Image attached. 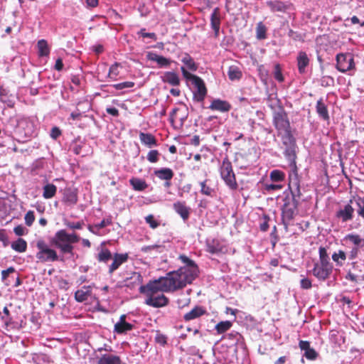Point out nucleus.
I'll list each match as a JSON object with an SVG mask.
<instances>
[{"mask_svg":"<svg viewBox=\"0 0 364 364\" xmlns=\"http://www.w3.org/2000/svg\"><path fill=\"white\" fill-rule=\"evenodd\" d=\"M139 139L141 144L149 148L157 146V140L152 134L140 132Z\"/></svg>","mask_w":364,"mask_h":364,"instance_id":"nucleus-26","label":"nucleus"},{"mask_svg":"<svg viewBox=\"0 0 364 364\" xmlns=\"http://www.w3.org/2000/svg\"><path fill=\"white\" fill-rule=\"evenodd\" d=\"M209 108L212 110H217L222 112H229L232 106L231 105L225 100H222L220 99L213 100L211 104L209 106Z\"/></svg>","mask_w":364,"mask_h":364,"instance_id":"nucleus-20","label":"nucleus"},{"mask_svg":"<svg viewBox=\"0 0 364 364\" xmlns=\"http://www.w3.org/2000/svg\"><path fill=\"white\" fill-rule=\"evenodd\" d=\"M25 223L28 226H31L35 220V215L33 210H28L24 217Z\"/></svg>","mask_w":364,"mask_h":364,"instance_id":"nucleus-52","label":"nucleus"},{"mask_svg":"<svg viewBox=\"0 0 364 364\" xmlns=\"http://www.w3.org/2000/svg\"><path fill=\"white\" fill-rule=\"evenodd\" d=\"M141 250L149 256L155 257L154 255L162 253L166 250V248L165 246L162 245H152L144 246L141 247Z\"/></svg>","mask_w":364,"mask_h":364,"instance_id":"nucleus-27","label":"nucleus"},{"mask_svg":"<svg viewBox=\"0 0 364 364\" xmlns=\"http://www.w3.org/2000/svg\"><path fill=\"white\" fill-rule=\"evenodd\" d=\"M154 173L158 178L162 181H171L174 176L173 170L169 168L156 169Z\"/></svg>","mask_w":364,"mask_h":364,"instance_id":"nucleus-28","label":"nucleus"},{"mask_svg":"<svg viewBox=\"0 0 364 364\" xmlns=\"http://www.w3.org/2000/svg\"><path fill=\"white\" fill-rule=\"evenodd\" d=\"M36 247L38 252H36V257L38 261L46 263L55 262L59 259L57 252L50 248L45 240L42 239L37 240Z\"/></svg>","mask_w":364,"mask_h":364,"instance_id":"nucleus-9","label":"nucleus"},{"mask_svg":"<svg viewBox=\"0 0 364 364\" xmlns=\"http://www.w3.org/2000/svg\"><path fill=\"white\" fill-rule=\"evenodd\" d=\"M206 251L210 254H226L228 247L218 240H208L206 242Z\"/></svg>","mask_w":364,"mask_h":364,"instance_id":"nucleus-13","label":"nucleus"},{"mask_svg":"<svg viewBox=\"0 0 364 364\" xmlns=\"http://www.w3.org/2000/svg\"><path fill=\"white\" fill-rule=\"evenodd\" d=\"M267 28L262 22H259L256 27V36L257 39L263 40L267 38Z\"/></svg>","mask_w":364,"mask_h":364,"instance_id":"nucleus-42","label":"nucleus"},{"mask_svg":"<svg viewBox=\"0 0 364 364\" xmlns=\"http://www.w3.org/2000/svg\"><path fill=\"white\" fill-rule=\"evenodd\" d=\"M232 326L230 321H220L216 324L215 329L218 334H222L228 331Z\"/></svg>","mask_w":364,"mask_h":364,"instance_id":"nucleus-39","label":"nucleus"},{"mask_svg":"<svg viewBox=\"0 0 364 364\" xmlns=\"http://www.w3.org/2000/svg\"><path fill=\"white\" fill-rule=\"evenodd\" d=\"M313 275L320 281H325L329 278L332 272L328 270L326 268L320 266L318 263L314 264L312 269Z\"/></svg>","mask_w":364,"mask_h":364,"instance_id":"nucleus-17","label":"nucleus"},{"mask_svg":"<svg viewBox=\"0 0 364 364\" xmlns=\"http://www.w3.org/2000/svg\"><path fill=\"white\" fill-rule=\"evenodd\" d=\"M11 248L18 252H24L27 249V242L23 238H18L11 243Z\"/></svg>","mask_w":364,"mask_h":364,"instance_id":"nucleus-37","label":"nucleus"},{"mask_svg":"<svg viewBox=\"0 0 364 364\" xmlns=\"http://www.w3.org/2000/svg\"><path fill=\"white\" fill-rule=\"evenodd\" d=\"M333 261L336 263V266L342 267L344 264V262L347 259L346 252L339 250L338 252H334L331 256Z\"/></svg>","mask_w":364,"mask_h":364,"instance_id":"nucleus-34","label":"nucleus"},{"mask_svg":"<svg viewBox=\"0 0 364 364\" xmlns=\"http://www.w3.org/2000/svg\"><path fill=\"white\" fill-rule=\"evenodd\" d=\"M14 232L18 236H21L25 234V228L22 225H17L14 228Z\"/></svg>","mask_w":364,"mask_h":364,"instance_id":"nucleus-64","label":"nucleus"},{"mask_svg":"<svg viewBox=\"0 0 364 364\" xmlns=\"http://www.w3.org/2000/svg\"><path fill=\"white\" fill-rule=\"evenodd\" d=\"M134 328V325L126 321V315L122 314L119 317V321L114 324V331L117 334H123L130 331Z\"/></svg>","mask_w":364,"mask_h":364,"instance_id":"nucleus-14","label":"nucleus"},{"mask_svg":"<svg viewBox=\"0 0 364 364\" xmlns=\"http://www.w3.org/2000/svg\"><path fill=\"white\" fill-rule=\"evenodd\" d=\"M0 100L4 103L7 104V105L9 107L13 106L14 105L11 95H9V91L4 88L2 86H0Z\"/></svg>","mask_w":364,"mask_h":364,"instance_id":"nucleus-38","label":"nucleus"},{"mask_svg":"<svg viewBox=\"0 0 364 364\" xmlns=\"http://www.w3.org/2000/svg\"><path fill=\"white\" fill-rule=\"evenodd\" d=\"M273 124L282 139L289 143L292 134L287 113L283 107H279L273 113Z\"/></svg>","mask_w":364,"mask_h":364,"instance_id":"nucleus-4","label":"nucleus"},{"mask_svg":"<svg viewBox=\"0 0 364 364\" xmlns=\"http://www.w3.org/2000/svg\"><path fill=\"white\" fill-rule=\"evenodd\" d=\"M292 193V198H286L282 208V221L286 231L290 223L294 219L295 215L298 213L299 201L296 199V194Z\"/></svg>","mask_w":364,"mask_h":364,"instance_id":"nucleus-7","label":"nucleus"},{"mask_svg":"<svg viewBox=\"0 0 364 364\" xmlns=\"http://www.w3.org/2000/svg\"><path fill=\"white\" fill-rule=\"evenodd\" d=\"M346 239L350 241L355 245L358 246L362 242L360 235L355 234H348L346 236Z\"/></svg>","mask_w":364,"mask_h":364,"instance_id":"nucleus-49","label":"nucleus"},{"mask_svg":"<svg viewBox=\"0 0 364 364\" xmlns=\"http://www.w3.org/2000/svg\"><path fill=\"white\" fill-rule=\"evenodd\" d=\"M282 140L283 144L286 146V149L284 151L285 157L287 159V161L289 162L290 166H291L293 168V173L289 175V186H290L291 183H293L296 186V192H297L296 196H298L299 198L301 193H300V190H299V182H298V179H297V173H296V150H295V148H296L295 139L292 135L291 140L289 139V141H290L289 143L286 142L284 139H282Z\"/></svg>","mask_w":364,"mask_h":364,"instance_id":"nucleus-5","label":"nucleus"},{"mask_svg":"<svg viewBox=\"0 0 364 364\" xmlns=\"http://www.w3.org/2000/svg\"><path fill=\"white\" fill-rule=\"evenodd\" d=\"M37 47L39 56H48V55L50 54V48L46 40L41 39L38 41L37 43Z\"/></svg>","mask_w":364,"mask_h":364,"instance_id":"nucleus-36","label":"nucleus"},{"mask_svg":"<svg viewBox=\"0 0 364 364\" xmlns=\"http://www.w3.org/2000/svg\"><path fill=\"white\" fill-rule=\"evenodd\" d=\"M62 201L68 206H74L78 201V191L77 188L68 187L63 192Z\"/></svg>","mask_w":364,"mask_h":364,"instance_id":"nucleus-12","label":"nucleus"},{"mask_svg":"<svg viewBox=\"0 0 364 364\" xmlns=\"http://www.w3.org/2000/svg\"><path fill=\"white\" fill-rule=\"evenodd\" d=\"M316 110L318 116L324 121H328L330 119L327 105L322 98H320L316 105Z\"/></svg>","mask_w":364,"mask_h":364,"instance_id":"nucleus-22","label":"nucleus"},{"mask_svg":"<svg viewBox=\"0 0 364 364\" xmlns=\"http://www.w3.org/2000/svg\"><path fill=\"white\" fill-rule=\"evenodd\" d=\"M64 225L70 230H81L84 225V222L80 220L74 223L69 220H65Z\"/></svg>","mask_w":364,"mask_h":364,"instance_id":"nucleus-45","label":"nucleus"},{"mask_svg":"<svg viewBox=\"0 0 364 364\" xmlns=\"http://www.w3.org/2000/svg\"><path fill=\"white\" fill-rule=\"evenodd\" d=\"M317 263L320 266H322V267L326 268L328 270L333 272V264L330 262V259H319V262Z\"/></svg>","mask_w":364,"mask_h":364,"instance_id":"nucleus-54","label":"nucleus"},{"mask_svg":"<svg viewBox=\"0 0 364 364\" xmlns=\"http://www.w3.org/2000/svg\"><path fill=\"white\" fill-rule=\"evenodd\" d=\"M297 68L300 74L306 73V68L309 66L310 59L304 51H299L296 58Z\"/></svg>","mask_w":364,"mask_h":364,"instance_id":"nucleus-16","label":"nucleus"},{"mask_svg":"<svg viewBox=\"0 0 364 364\" xmlns=\"http://www.w3.org/2000/svg\"><path fill=\"white\" fill-rule=\"evenodd\" d=\"M156 343L164 346L167 343L166 337L162 334H158L155 338Z\"/></svg>","mask_w":364,"mask_h":364,"instance_id":"nucleus-63","label":"nucleus"},{"mask_svg":"<svg viewBox=\"0 0 364 364\" xmlns=\"http://www.w3.org/2000/svg\"><path fill=\"white\" fill-rule=\"evenodd\" d=\"M43 197L45 199H50L53 198L57 192V187L53 183H47L43 188Z\"/></svg>","mask_w":364,"mask_h":364,"instance_id":"nucleus-35","label":"nucleus"},{"mask_svg":"<svg viewBox=\"0 0 364 364\" xmlns=\"http://www.w3.org/2000/svg\"><path fill=\"white\" fill-rule=\"evenodd\" d=\"M162 81L172 86H179L181 80L178 75L175 72H166L162 77Z\"/></svg>","mask_w":364,"mask_h":364,"instance_id":"nucleus-23","label":"nucleus"},{"mask_svg":"<svg viewBox=\"0 0 364 364\" xmlns=\"http://www.w3.org/2000/svg\"><path fill=\"white\" fill-rule=\"evenodd\" d=\"M336 68L341 73H344L355 70L354 57L350 53H338L336 56Z\"/></svg>","mask_w":364,"mask_h":364,"instance_id":"nucleus-10","label":"nucleus"},{"mask_svg":"<svg viewBox=\"0 0 364 364\" xmlns=\"http://www.w3.org/2000/svg\"><path fill=\"white\" fill-rule=\"evenodd\" d=\"M191 301L190 298H185V299H178L177 300V304L179 308H183L189 304Z\"/></svg>","mask_w":364,"mask_h":364,"instance_id":"nucleus-60","label":"nucleus"},{"mask_svg":"<svg viewBox=\"0 0 364 364\" xmlns=\"http://www.w3.org/2000/svg\"><path fill=\"white\" fill-rule=\"evenodd\" d=\"M319 259H330L329 255L327 252V250L324 247H320L318 249Z\"/></svg>","mask_w":364,"mask_h":364,"instance_id":"nucleus-57","label":"nucleus"},{"mask_svg":"<svg viewBox=\"0 0 364 364\" xmlns=\"http://www.w3.org/2000/svg\"><path fill=\"white\" fill-rule=\"evenodd\" d=\"M210 25L211 28L214 31L215 38H218L219 36V31L220 28V14L218 8L214 9L211 16H210Z\"/></svg>","mask_w":364,"mask_h":364,"instance_id":"nucleus-18","label":"nucleus"},{"mask_svg":"<svg viewBox=\"0 0 364 364\" xmlns=\"http://www.w3.org/2000/svg\"><path fill=\"white\" fill-rule=\"evenodd\" d=\"M119 68H122V65L119 63L112 65L109 69L108 76L112 80H116L119 75Z\"/></svg>","mask_w":364,"mask_h":364,"instance_id":"nucleus-43","label":"nucleus"},{"mask_svg":"<svg viewBox=\"0 0 364 364\" xmlns=\"http://www.w3.org/2000/svg\"><path fill=\"white\" fill-rule=\"evenodd\" d=\"M159 152L157 150H151L147 154V160L151 163H156L159 161Z\"/></svg>","mask_w":364,"mask_h":364,"instance_id":"nucleus-48","label":"nucleus"},{"mask_svg":"<svg viewBox=\"0 0 364 364\" xmlns=\"http://www.w3.org/2000/svg\"><path fill=\"white\" fill-rule=\"evenodd\" d=\"M138 34L140 35L143 38H150L154 41H156L157 37L155 33H146L145 28H141Z\"/></svg>","mask_w":364,"mask_h":364,"instance_id":"nucleus-55","label":"nucleus"},{"mask_svg":"<svg viewBox=\"0 0 364 364\" xmlns=\"http://www.w3.org/2000/svg\"><path fill=\"white\" fill-rule=\"evenodd\" d=\"M134 85L135 84L134 82L127 81V82L114 84V85H113V87L116 90H123V89L133 87L134 86Z\"/></svg>","mask_w":364,"mask_h":364,"instance_id":"nucleus-51","label":"nucleus"},{"mask_svg":"<svg viewBox=\"0 0 364 364\" xmlns=\"http://www.w3.org/2000/svg\"><path fill=\"white\" fill-rule=\"evenodd\" d=\"M207 314L205 309L200 306H196L190 311L184 314L183 320L185 321H190L191 320L198 318Z\"/></svg>","mask_w":364,"mask_h":364,"instance_id":"nucleus-21","label":"nucleus"},{"mask_svg":"<svg viewBox=\"0 0 364 364\" xmlns=\"http://www.w3.org/2000/svg\"><path fill=\"white\" fill-rule=\"evenodd\" d=\"M129 183L136 191H143L148 188V184L145 180L136 177L130 178Z\"/></svg>","mask_w":364,"mask_h":364,"instance_id":"nucleus-30","label":"nucleus"},{"mask_svg":"<svg viewBox=\"0 0 364 364\" xmlns=\"http://www.w3.org/2000/svg\"><path fill=\"white\" fill-rule=\"evenodd\" d=\"M112 218L111 216H109L107 218H104L100 223L95 224V227L97 229V230H99L100 229L105 228L106 226L112 225Z\"/></svg>","mask_w":364,"mask_h":364,"instance_id":"nucleus-50","label":"nucleus"},{"mask_svg":"<svg viewBox=\"0 0 364 364\" xmlns=\"http://www.w3.org/2000/svg\"><path fill=\"white\" fill-rule=\"evenodd\" d=\"M268 6L274 12H284L287 9V6L283 1H268Z\"/></svg>","mask_w":364,"mask_h":364,"instance_id":"nucleus-40","label":"nucleus"},{"mask_svg":"<svg viewBox=\"0 0 364 364\" xmlns=\"http://www.w3.org/2000/svg\"><path fill=\"white\" fill-rule=\"evenodd\" d=\"M80 240V236L75 233H68L65 230H58L53 237L50 238V245L60 250L63 254H73V244L77 243Z\"/></svg>","mask_w":364,"mask_h":364,"instance_id":"nucleus-2","label":"nucleus"},{"mask_svg":"<svg viewBox=\"0 0 364 364\" xmlns=\"http://www.w3.org/2000/svg\"><path fill=\"white\" fill-rule=\"evenodd\" d=\"M92 295V286H83L75 293V299L77 302H83L87 301Z\"/></svg>","mask_w":364,"mask_h":364,"instance_id":"nucleus-19","label":"nucleus"},{"mask_svg":"<svg viewBox=\"0 0 364 364\" xmlns=\"http://www.w3.org/2000/svg\"><path fill=\"white\" fill-rule=\"evenodd\" d=\"M145 221L147 224H149L151 229H156L160 225L159 223L154 218V216L151 214L145 217Z\"/></svg>","mask_w":364,"mask_h":364,"instance_id":"nucleus-46","label":"nucleus"},{"mask_svg":"<svg viewBox=\"0 0 364 364\" xmlns=\"http://www.w3.org/2000/svg\"><path fill=\"white\" fill-rule=\"evenodd\" d=\"M304 356L308 360H314L318 357V353L314 348H309L304 352Z\"/></svg>","mask_w":364,"mask_h":364,"instance_id":"nucleus-53","label":"nucleus"},{"mask_svg":"<svg viewBox=\"0 0 364 364\" xmlns=\"http://www.w3.org/2000/svg\"><path fill=\"white\" fill-rule=\"evenodd\" d=\"M301 287L304 289H309L311 288V281L308 278H303L300 281Z\"/></svg>","mask_w":364,"mask_h":364,"instance_id":"nucleus-56","label":"nucleus"},{"mask_svg":"<svg viewBox=\"0 0 364 364\" xmlns=\"http://www.w3.org/2000/svg\"><path fill=\"white\" fill-rule=\"evenodd\" d=\"M357 207V213L358 216L364 219V197H353Z\"/></svg>","mask_w":364,"mask_h":364,"instance_id":"nucleus-41","label":"nucleus"},{"mask_svg":"<svg viewBox=\"0 0 364 364\" xmlns=\"http://www.w3.org/2000/svg\"><path fill=\"white\" fill-rule=\"evenodd\" d=\"M148 59L157 63L160 68H168L172 62L171 60L156 53H149Z\"/></svg>","mask_w":364,"mask_h":364,"instance_id":"nucleus-24","label":"nucleus"},{"mask_svg":"<svg viewBox=\"0 0 364 364\" xmlns=\"http://www.w3.org/2000/svg\"><path fill=\"white\" fill-rule=\"evenodd\" d=\"M269 178L273 182H281L285 178V174L280 170H273L270 173Z\"/></svg>","mask_w":364,"mask_h":364,"instance_id":"nucleus-44","label":"nucleus"},{"mask_svg":"<svg viewBox=\"0 0 364 364\" xmlns=\"http://www.w3.org/2000/svg\"><path fill=\"white\" fill-rule=\"evenodd\" d=\"M173 208L181 218L186 221L189 218L191 208L186 205L185 201H176L173 204Z\"/></svg>","mask_w":364,"mask_h":364,"instance_id":"nucleus-15","label":"nucleus"},{"mask_svg":"<svg viewBox=\"0 0 364 364\" xmlns=\"http://www.w3.org/2000/svg\"><path fill=\"white\" fill-rule=\"evenodd\" d=\"M131 279H134V282H136L137 284H141L143 281L142 277L139 272H134L131 277Z\"/></svg>","mask_w":364,"mask_h":364,"instance_id":"nucleus-62","label":"nucleus"},{"mask_svg":"<svg viewBox=\"0 0 364 364\" xmlns=\"http://www.w3.org/2000/svg\"><path fill=\"white\" fill-rule=\"evenodd\" d=\"M180 111L179 108H174L170 114V122L173 125L178 124L179 127H181L186 119L185 114L180 115L178 114Z\"/></svg>","mask_w":364,"mask_h":364,"instance_id":"nucleus-29","label":"nucleus"},{"mask_svg":"<svg viewBox=\"0 0 364 364\" xmlns=\"http://www.w3.org/2000/svg\"><path fill=\"white\" fill-rule=\"evenodd\" d=\"M97 364H121V359L114 355H103L99 359Z\"/></svg>","mask_w":364,"mask_h":364,"instance_id":"nucleus-32","label":"nucleus"},{"mask_svg":"<svg viewBox=\"0 0 364 364\" xmlns=\"http://www.w3.org/2000/svg\"><path fill=\"white\" fill-rule=\"evenodd\" d=\"M178 259L183 264L176 271L168 272L165 277L149 281L146 285H141L139 291L146 296L145 304L148 306L160 308L166 306L169 299L164 294L158 292H174L191 284L199 276L198 264L185 255H180Z\"/></svg>","mask_w":364,"mask_h":364,"instance_id":"nucleus-1","label":"nucleus"},{"mask_svg":"<svg viewBox=\"0 0 364 364\" xmlns=\"http://www.w3.org/2000/svg\"><path fill=\"white\" fill-rule=\"evenodd\" d=\"M129 259L128 253H114L106 248L102 247L97 255V259L99 262L107 263L110 259L112 260L111 264L108 266V273L112 275L122 264L127 262Z\"/></svg>","mask_w":364,"mask_h":364,"instance_id":"nucleus-3","label":"nucleus"},{"mask_svg":"<svg viewBox=\"0 0 364 364\" xmlns=\"http://www.w3.org/2000/svg\"><path fill=\"white\" fill-rule=\"evenodd\" d=\"M274 77L279 82H282L284 80L279 64H276L274 65Z\"/></svg>","mask_w":364,"mask_h":364,"instance_id":"nucleus-47","label":"nucleus"},{"mask_svg":"<svg viewBox=\"0 0 364 364\" xmlns=\"http://www.w3.org/2000/svg\"><path fill=\"white\" fill-rule=\"evenodd\" d=\"M199 184L201 194L211 198L216 196V190L210 186L209 179L206 178L203 181L200 182Z\"/></svg>","mask_w":364,"mask_h":364,"instance_id":"nucleus-25","label":"nucleus"},{"mask_svg":"<svg viewBox=\"0 0 364 364\" xmlns=\"http://www.w3.org/2000/svg\"><path fill=\"white\" fill-rule=\"evenodd\" d=\"M61 134L60 129L57 127H54L51 129L50 137L53 139H56L61 135Z\"/></svg>","mask_w":364,"mask_h":364,"instance_id":"nucleus-58","label":"nucleus"},{"mask_svg":"<svg viewBox=\"0 0 364 364\" xmlns=\"http://www.w3.org/2000/svg\"><path fill=\"white\" fill-rule=\"evenodd\" d=\"M225 337L228 338V339L234 340L237 342L241 338V335L238 332L232 331L226 335Z\"/></svg>","mask_w":364,"mask_h":364,"instance_id":"nucleus-59","label":"nucleus"},{"mask_svg":"<svg viewBox=\"0 0 364 364\" xmlns=\"http://www.w3.org/2000/svg\"><path fill=\"white\" fill-rule=\"evenodd\" d=\"M220 174L221 178L224 181L225 185L232 191L237 190L238 184L236 180L235 174L233 171L231 161L228 157L223 159L220 166Z\"/></svg>","mask_w":364,"mask_h":364,"instance_id":"nucleus-8","label":"nucleus"},{"mask_svg":"<svg viewBox=\"0 0 364 364\" xmlns=\"http://www.w3.org/2000/svg\"><path fill=\"white\" fill-rule=\"evenodd\" d=\"M353 200L341 207L335 213V218L342 223L352 220L354 217V208L352 206Z\"/></svg>","mask_w":364,"mask_h":364,"instance_id":"nucleus-11","label":"nucleus"},{"mask_svg":"<svg viewBox=\"0 0 364 364\" xmlns=\"http://www.w3.org/2000/svg\"><path fill=\"white\" fill-rule=\"evenodd\" d=\"M228 75L230 80H239L242 77L241 70L236 65H231L228 68Z\"/></svg>","mask_w":364,"mask_h":364,"instance_id":"nucleus-33","label":"nucleus"},{"mask_svg":"<svg viewBox=\"0 0 364 364\" xmlns=\"http://www.w3.org/2000/svg\"><path fill=\"white\" fill-rule=\"evenodd\" d=\"M181 62L186 65L184 67L187 70H189L192 72H196L198 70V65L196 63L192 57L188 54L185 53L181 59Z\"/></svg>","mask_w":364,"mask_h":364,"instance_id":"nucleus-31","label":"nucleus"},{"mask_svg":"<svg viewBox=\"0 0 364 364\" xmlns=\"http://www.w3.org/2000/svg\"><path fill=\"white\" fill-rule=\"evenodd\" d=\"M269 220V218L267 215L264 216V222L260 224V230L263 232H265L269 228L268 222Z\"/></svg>","mask_w":364,"mask_h":364,"instance_id":"nucleus-61","label":"nucleus"},{"mask_svg":"<svg viewBox=\"0 0 364 364\" xmlns=\"http://www.w3.org/2000/svg\"><path fill=\"white\" fill-rule=\"evenodd\" d=\"M181 70L183 77L186 80L191 81L196 87V91L193 92V100L198 102H203L207 95L208 90L203 79L191 74L184 66L181 68Z\"/></svg>","mask_w":364,"mask_h":364,"instance_id":"nucleus-6","label":"nucleus"}]
</instances>
